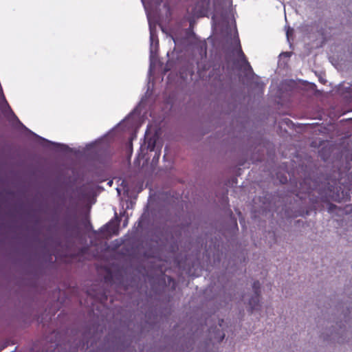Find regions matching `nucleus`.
<instances>
[{"instance_id": "nucleus-1", "label": "nucleus", "mask_w": 352, "mask_h": 352, "mask_svg": "<svg viewBox=\"0 0 352 352\" xmlns=\"http://www.w3.org/2000/svg\"><path fill=\"white\" fill-rule=\"evenodd\" d=\"M254 295L249 300V305L252 310L258 309L260 307L261 284L258 281L254 282L252 285Z\"/></svg>"}, {"instance_id": "nucleus-2", "label": "nucleus", "mask_w": 352, "mask_h": 352, "mask_svg": "<svg viewBox=\"0 0 352 352\" xmlns=\"http://www.w3.org/2000/svg\"><path fill=\"white\" fill-rule=\"evenodd\" d=\"M149 26H150V41H151L150 52H151V56H152L154 52V49L155 47V46L154 45L155 34H154V32H153V28H152L150 22H149Z\"/></svg>"}, {"instance_id": "nucleus-3", "label": "nucleus", "mask_w": 352, "mask_h": 352, "mask_svg": "<svg viewBox=\"0 0 352 352\" xmlns=\"http://www.w3.org/2000/svg\"><path fill=\"white\" fill-rule=\"evenodd\" d=\"M239 54H240V56L242 58V59H243V60L244 63H245V64L248 67H250V66L249 63H248V61L245 60V56H244L243 53L240 50Z\"/></svg>"}, {"instance_id": "nucleus-4", "label": "nucleus", "mask_w": 352, "mask_h": 352, "mask_svg": "<svg viewBox=\"0 0 352 352\" xmlns=\"http://www.w3.org/2000/svg\"><path fill=\"white\" fill-rule=\"evenodd\" d=\"M293 32V29H291L290 28H289L287 30V32H286V35H287V39L289 40V36L290 34H292Z\"/></svg>"}, {"instance_id": "nucleus-5", "label": "nucleus", "mask_w": 352, "mask_h": 352, "mask_svg": "<svg viewBox=\"0 0 352 352\" xmlns=\"http://www.w3.org/2000/svg\"><path fill=\"white\" fill-rule=\"evenodd\" d=\"M159 157H160V153H155V156H154V157H153V162L154 160L157 161V160H159Z\"/></svg>"}, {"instance_id": "nucleus-6", "label": "nucleus", "mask_w": 352, "mask_h": 352, "mask_svg": "<svg viewBox=\"0 0 352 352\" xmlns=\"http://www.w3.org/2000/svg\"><path fill=\"white\" fill-rule=\"evenodd\" d=\"M111 183H112V181H110L108 184L111 185Z\"/></svg>"}]
</instances>
